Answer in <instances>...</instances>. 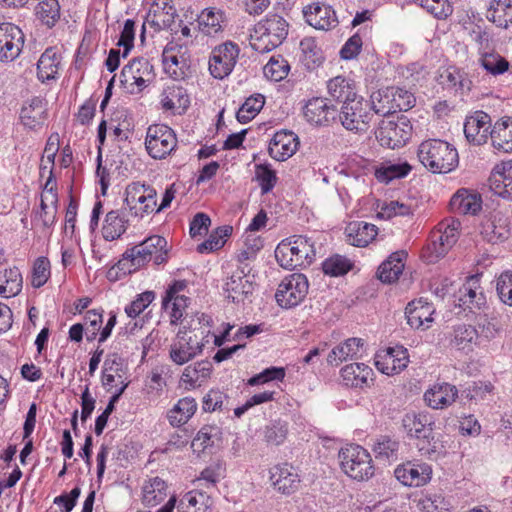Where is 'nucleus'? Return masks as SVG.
<instances>
[{"instance_id": "f257e3e1", "label": "nucleus", "mask_w": 512, "mask_h": 512, "mask_svg": "<svg viewBox=\"0 0 512 512\" xmlns=\"http://www.w3.org/2000/svg\"><path fill=\"white\" fill-rule=\"evenodd\" d=\"M316 256L314 243L303 235H293L282 240L275 249L279 265L293 270L296 267L309 266Z\"/></svg>"}, {"instance_id": "f03ea898", "label": "nucleus", "mask_w": 512, "mask_h": 512, "mask_svg": "<svg viewBox=\"0 0 512 512\" xmlns=\"http://www.w3.org/2000/svg\"><path fill=\"white\" fill-rule=\"evenodd\" d=\"M417 156L425 168L433 173H447L458 164V152L448 142L429 139L423 141Z\"/></svg>"}, {"instance_id": "7ed1b4c3", "label": "nucleus", "mask_w": 512, "mask_h": 512, "mask_svg": "<svg viewBox=\"0 0 512 512\" xmlns=\"http://www.w3.org/2000/svg\"><path fill=\"white\" fill-rule=\"evenodd\" d=\"M167 241L164 237L159 235H153L146 238L140 244L127 249L123 258L118 262V268L124 270L128 262L131 263V267L136 269L149 262L154 257L156 265H160L167 260Z\"/></svg>"}, {"instance_id": "20e7f679", "label": "nucleus", "mask_w": 512, "mask_h": 512, "mask_svg": "<svg viewBox=\"0 0 512 512\" xmlns=\"http://www.w3.org/2000/svg\"><path fill=\"white\" fill-rule=\"evenodd\" d=\"M402 425L410 437L418 440L417 447L422 455H432L437 452L438 442L434 436V421L427 413H407L402 419Z\"/></svg>"}, {"instance_id": "39448f33", "label": "nucleus", "mask_w": 512, "mask_h": 512, "mask_svg": "<svg viewBox=\"0 0 512 512\" xmlns=\"http://www.w3.org/2000/svg\"><path fill=\"white\" fill-rule=\"evenodd\" d=\"M341 469L355 480H367L374 475V467L369 452L363 447L350 444L338 454Z\"/></svg>"}, {"instance_id": "423d86ee", "label": "nucleus", "mask_w": 512, "mask_h": 512, "mask_svg": "<svg viewBox=\"0 0 512 512\" xmlns=\"http://www.w3.org/2000/svg\"><path fill=\"white\" fill-rule=\"evenodd\" d=\"M369 101L357 96L338 109L337 117L342 126L350 131L362 132L368 129L372 120Z\"/></svg>"}, {"instance_id": "0eeeda50", "label": "nucleus", "mask_w": 512, "mask_h": 512, "mask_svg": "<svg viewBox=\"0 0 512 512\" xmlns=\"http://www.w3.org/2000/svg\"><path fill=\"white\" fill-rule=\"evenodd\" d=\"M412 125L405 116L394 120H382L376 131L381 146L395 149L403 146L411 137Z\"/></svg>"}, {"instance_id": "6e6552de", "label": "nucleus", "mask_w": 512, "mask_h": 512, "mask_svg": "<svg viewBox=\"0 0 512 512\" xmlns=\"http://www.w3.org/2000/svg\"><path fill=\"white\" fill-rule=\"evenodd\" d=\"M308 279L304 274L293 273L285 277L278 286L275 298L282 308L297 306L308 293Z\"/></svg>"}, {"instance_id": "1a4fd4ad", "label": "nucleus", "mask_w": 512, "mask_h": 512, "mask_svg": "<svg viewBox=\"0 0 512 512\" xmlns=\"http://www.w3.org/2000/svg\"><path fill=\"white\" fill-rule=\"evenodd\" d=\"M176 145V136L168 126L156 124L148 128L145 147L152 158H165L175 149Z\"/></svg>"}, {"instance_id": "9d476101", "label": "nucleus", "mask_w": 512, "mask_h": 512, "mask_svg": "<svg viewBox=\"0 0 512 512\" xmlns=\"http://www.w3.org/2000/svg\"><path fill=\"white\" fill-rule=\"evenodd\" d=\"M204 343L197 335L188 336L187 327L179 329L174 342L170 346V359L177 365H184L203 351Z\"/></svg>"}, {"instance_id": "9b49d317", "label": "nucleus", "mask_w": 512, "mask_h": 512, "mask_svg": "<svg viewBox=\"0 0 512 512\" xmlns=\"http://www.w3.org/2000/svg\"><path fill=\"white\" fill-rule=\"evenodd\" d=\"M24 44V33L12 23L0 24V61L10 62L16 59Z\"/></svg>"}, {"instance_id": "f8f14e48", "label": "nucleus", "mask_w": 512, "mask_h": 512, "mask_svg": "<svg viewBox=\"0 0 512 512\" xmlns=\"http://www.w3.org/2000/svg\"><path fill=\"white\" fill-rule=\"evenodd\" d=\"M238 54L239 49L233 43H225L215 48L209 60L211 75L217 79H223L228 76L235 66Z\"/></svg>"}, {"instance_id": "ddd939ff", "label": "nucleus", "mask_w": 512, "mask_h": 512, "mask_svg": "<svg viewBox=\"0 0 512 512\" xmlns=\"http://www.w3.org/2000/svg\"><path fill=\"white\" fill-rule=\"evenodd\" d=\"M408 362L407 349L402 346L389 347L375 357L376 368L386 375L401 372L407 367Z\"/></svg>"}, {"instance_id": "4468645a", "label": "nucleus", "mask_w": 512, "mask_h": 512, "mask_svg": "<svg viewBox=\"0 0 512 512\" xmlns=\"http://www.w3.org/2000/svg\"><path fill=\"white\" fill-rule=\"evenodd\" d=\"M328 99L315 97L310 99L304 107L306 120L314 125H327L336 120L338 108L328 103Z\"/></svg>"}, {"instance_id": "2eb2a0df", "label": "nucleus", "mask_w": 512, "mask_h": 512, "mask_svg": "<svg viewBox=\"0 0 512 512\" xmlns=\"http://www.w3.org/2000/svg\"><path fill=\"white\" fill-rule=\"evenodd\" d=\"M490 128L491 118L483 111H477L474 115L467 117L464 123V133L467 140L476 145L487 142L491 132Z\"/></svg>"}, {"instance_id": "dca6fc26", "label": "nucleus", "mask_w": 512, "mask_h": 512, "mask_svg": "<svg viewBox=\"0 0 512 512\" xmlns=\"http://www.w3.org/2000/svg\"><path fill=\"white\" fill-rule=\"evenodd\" d=\"M395 477L406 486L419 487L430 481L432 469L426 463L407 462L395 469Z\"/></svg>"}, {"instance_id": "f3484780", "label": "nucleus", "mask_w": 512, "mask_h": 512, "mask_svg": "<svg viewBox=\"0 0 512 512\" xmlns=\"http://www.w3.org/2000/svg\"><path fill=\"white\" fill-rule=\"evenodd\" d=\"M307 23L318 30H330L337 26L338 19L331 6L313 3L303 9Z\"/></svg>"}, {"instance_id": "a211bd4d", "label": "nucleus", "mask_w": 512, "mask_h": 512, "mask_svg": "<svg viewBox=\"0 0 512 512\" xmlns=\"http://www.w3.org/2000/svg\"><path fill=\"white\" fill-rule=\"evenodd\" d=\"M299 145L298 136L291 131L276 132L268 147L269 154L277 161L291 157Z\"/></svg>"}, {"instance_id": "6ab92c4d", "label": "nucleus", "mask_w": 512, "mask_h": 512, "mask_svg": "<svg viewBox=\"0 0 512 512\" xmlns=\"http://www.w3.org/2000/svg\"><path fill=\"white\" fill-rule=\"evenodd\" d=\"M491 190L503 197H512V160L497 164L489 177Z\"/></svg>"}, {"instance_id": "aec40b11", "label": "nucleus", "mask_w": 512, "mask_h": 512, "mask_svg": "<svg viewBox=\"0 0 512 512\" xmlns=\"http://www.w3.org/2000/svg\"><path fill=\"white\" fill-rule=\"evenodd\" d=\"M457 393L458 390L454 385L448 383L435 384L425 392L424 400L433 409H443L455 401Z\"/></svg>"}, {"instance_id": "412c9836", "label": "nucleus", "mask_w": 512, "mask_h": 512, "mask_svg": "<svg viewBox=\"0 0 512 512\" xmlns=\"http://www.w3.org/2000/svg\"><path fill=\"white\" fill-rule=\"evenodd\" d=\"M451 208L460 214H477L482 208V198L477 192L459 189L450 200Z\"/></svg>"}, {"instance_id": "4be33fe9", "label": "nucleus", "mask_w": 512, "mask_h": 512, "mask_svg": "<svg viewBox=\"0 0 512 512\" xmlns=\"http://www.w3.org/2000/svg\"><path fill=\"white\" fill-rule=\"evenodd\" d=\"M227 297L233 302H241L254 290L253 283L246 278L245 268L231 275L224 287Z\"/></svg>"}, {"instance_id": "5701e85b", "label": "nucleus", "mask_w": 512, "mask_h": 512, "mask_svg": "<svg viewBox=\"0 0 512 512\" xmlns=\"http://www.w3.org/2000/svg\"><path fill=\"white\" fill-rule=\"evenodd\" d=\"M363 346V339L356 337L349 338L331 350L327 356V362L330 365L338 366L348 359H357L361 356L360 351Z\"/></svg>"}, {"instance_id": "b1692460", "label": "nucleus", "mask_w": 512, "mask_h": 512, "mask_svg": "<svg viewBox=\"0 0 512 512\" xmlns=\"http://www.w3.org/2000/svg\"><path fill=\"white\" fill-rule=\"evenodd\" d=\"M256 33H266L274 43L282 44L288 35V23L282 16L270 14L256 25Z\"/></svg>"}, {"instance_id": "393cba45", "label": "nucleus", "mask_w": 512, "mask_h": 512, "mask_svg": "<svg viewBox=\"0 0 512 512\" xmlns=\"http://www.w3.org/2000/svg\"><path fill=\"white\" fill-rule=\"evenodd\" d=\"M431 305L422 299L414 300L408 303L406 307V318L407 323L415 329L423 327H429V324L432 322V309Z\"/></svg>"}, {"instance_id": "a878e982", "label": "nucleus", "mask_w": 512, "mask_h": 512, "mask_svg": "<svg viewBox=\"0 0 512 512\" xmlns=\"http://www.w3.org/2000/svg\"><path fill=\"white\" fill-rule=\"evenodd\" d=\"M459 226V221H453L451 225H447L443 232L433 236V241L429 246V249L436 258L443 257L457 242Z\"/></svg>"}, {"instance_id": "bb28decb", "label": "nucleus", "mask_w": 512, "mask_h": 512, "mask_svg": "<svg viewBox=\"0 0 512 512\" xmlns=\"http://www.w3.org/2000/svg\"><path fill=\"white\" fill-rule=\"evenodd\" d=\"M346 232L352 245L365 247L375 239L378 228L367 222H351L347 226Z\"/></svg>"}, {"instance_id": "cd10ccee", "label": "nucleus", "mask_w": 512, "mask_h": 512, "mask_svg": "<svg viewBox=\"0 0 512 512\" xmlns=\"http://www.w3.org/2000/svg\"><path fill=\"white\" fill-rule=\"evenodd\" d=\"M405 257L406 253L404 251L392 253L378 268L379 280L383 283H393L398 280L404 269L403 260Z\"/></svg>"}, {"instance_id": "c85d7f7f", "label": "nucleus", "mask_w": 512, "mask_h": 512, "mask_svg": "<svg viewBox=\"0 0 512 512\" xmlns=\"http://www.w3.org/2000/svg\"><path fill=\"white\" fill-rule=\"evenodd\" d=\"M327 89L330 97L341 105L358 96L353 82L342 76L330 79L327 83Z\"/></svg>"}, {"instance_id": "c756f323", "label": "nucleus", "mask_w": 512, "mask_h": 512, "mask_svg": "<svg viewBox=\"0 0 512 512\" xmlns=\"http://www.w3.org/2000/svg\"><path fill=\"white\" fill-rule=\"evenodd\" d=\"M373 370L364 363H351L341 369V377L347 386L363 387L371 380Z\"/></svg>"}, {"instance_id": "7c9ffc66", "label": "nucleus", "mask_w": 512, "mask_h": 512, "mask_svg": "<svg viewBox=\"0 0 512 512\" xmlns=\"http://www.w3.org/2000/svg\"><path fill=\"white\" fill-rule=\"evenodd\" d=\"M46 117V103L38 97L33 98L28 105L23 106L20 113L22 123L31 129L42 125Z\"/></svg>"}, {"instance_id": "2f4dec72", "label": "nucleus", "mask_w": 512, "mask_h": 512, "mask_svg": "<svg viewBox=\"0 0 512 512\" xmlns=\"http://www.w3.org/2000/svg\"><path fill=\"white\" fill-rule=\"evenodd\" d=\"M128 220L124 212L120 210H111L106 214L102 234L105 240L113 241L118 239L127 229Z\"/></svg>"}, {"instance_id": "473e14b6", "label": "nucleus", "mask_w": 512, "mask_h": 512, "mask_svg": "<svg viewBox=\"0 0 512 512\" xmlns=\"http://www.w3.org/2000/svg\"><path fill=\"white\" fill-rule=\"evenodd\" d=\"M487 19L501 28L512 27V4L511 0H492Z\"/></svg>"}, {"instance_id": "72a5a7b5", "label": "nucleus", "mask_w": 512, "mask_h": 512, "mask_svg": "<svg viewBox=\"0 0 512 512\" xmlns=\"http://www.w3.org/2000/svg\"><path fill=\"white\" fill-rule=\"evenodd\" d=\"M493 146L503 152L512 151V119L508 118L495 123L490 132Z\"/></svg>"}, {"instance_id": "f704fd0d", "label": "nucleus", "mask_w": 512, "mask_h": 512, "mask_svg": "<svg viewBox=\"0 0 512 512\" xmlns=\"http://www.w3.org/2000/svg\"><path fill=\"white\" fill-rule=\"evenodd\" d=\"M161 105L165 110H179L178 113L181 114L189 107L190 100L185 89L173 86L164 91Z\"/></svg>"}, {"instance_id": "c9c22d12", "label": "nucleus", "mask_w": 512, "mask_h": 512, "mask_svg": "<svg viewBox=\"0 0 512 512\" xmlns=\"http://www.w3.org/2000/svg\"><path fill=\"white\" fill-rule=\"evenodd\" d=\"M212 371V363L208 360H202L187 366L181 376V381L188 384L186 389L197 387V382H203L209 378Z\"/></svg>"}, {"instance_id": "e433bc0d", "label": "nucleus", "mask_w": 512, "mask_h": 512, "mask_svg": "<svg viewBox=\"0 0 512 512\" xmlns=\"http://www.w3.org/2000/svg\"><path fill=\"white\" fill-rule=\"evenodd\" d=\"M478 338V332L471 325H458L454 327L450 344L458 350L471 351Z\"/></svg>"}, {"instance_id": "4c0bfd02", "label": "nucleus", "mask_w": 512, "mask_h": 512, "mask_svg": "<svg viewBox=\"0 0 512 512\" xmlns=\"http://www.w3.org/2000/svg\"><path fill=\"white\" fill-rule=\"evenodd\" d=\"M400 443L388 435L378 436L372 446V450L377 460L396 461L398 459Z\"/></svg>"}, {"instance_id": "58836bf2", "label": "nucleus", "mask_w": 512, "mask_h": 512, "mask_svg": "<svg viewBox=\"0 0 512 512\" xmlns=\"http://www.w3.org/2000/svg\"><path fill=\"white\" fill-rule=\"evenodd\" d=\"M35 15L46 27L52 28L60 19V4L58 0H37Z\"/></svg>"}, {"instance_id": "ea45409f", "label": "nucleus", "mask_w": 512, "mask_h": 512, "mask_svg": "<svg viewBox=\"0 0 512 512\" xmlns=\"http://www.w3.org/2000/svg\"><path fill=\"white\" fill-rule=\"evenodd\" d=\"M197 409V403L192 397H185L178 401L169 412V422L173 426H180L188 422Z\"/></svg>"}, {"instance_id": "a19ab883", "label": "nucleus", "mask_w": 512, "mask_h": 512, "mask_svg": "<svg viewBox=\"0 0 512 512\" xmlns=\"http://www.w3.org/2000/svg\"><path fill=\"white\" fill-rule=\"evenodd\" d=\"M22 289V276L18 268L0 271V295L6 298L16 296Z\"/></svg>"}, {"instance_id": "79ce46f5", "label": "nucleus", "mask_w": 512, "mask_h": 512, "mask_svg": "<svg viewBox=\"0 0 512 512\" xmlns=\"http://www.w3.org/2000/svg\"><path fill=\"white\" fill-rule=\"evenodd\" d=\"M411 169V165L406 161L398 163L387 161L376 169L375 176L380 182L389 183L394 179L405 177Z\"/></svg>"}, {"instance_id": "37998d69", "label": "nucleus", "mask_w": 512, "mask_h": 512, "mask_svg": "<svg viewBox=\"0 0 512 512\" xmlns=\"http://www.w3.org/2000/svg\"><path fill=\"white\" fill-rule=\"evenodd\" d=\"M59 58L52 49H46L37 62L38 78L44 82L53 79L58 71Z\"/></svg>"}, {"instance_id": "c03bdc74", "label": "nucleus", "mask_w": 512, "mask_h": 512, "mask_svg": "<svg viewBox=\"0 0 512 512\" xmlns=\"http://www.w3.org/2000/svg\"><path fill=\"white\" fill-rule=\"evenodd\" d=\"M500 221L501 218L497 219V216L493 215L481 222L480 234L485 241L495 243L507 238L506 226L498 224Z\"/></svg>"}, {"instance_id": "a18cd8bd", "label": "nucleus", "mask_w": 512, "mask_h": 512, "mask_svg": "<svg viewBox=\"0 0 512 512\" xmlns=\"http://www.w3.org/2000/svg\"><path fill=\"white\" fill-rule=\"evenodd\" d=\"M154 77L153 66L145 58H135L125 65L121 72L122 83H128L137 76Z\"/></svg>"}, {"instance_id": "49530a36", "label": "nucleus", "mask_w": 512, "mask_h": 512, "mask_svg": "<svg viewBox=\"0 0 512 512\" xmlns=\"http://www.w3.org/2000/svg\"><path fill=\"white\" fill-rule=\"evenodd\" d=\"M271 479L275 488L283 494L293 493L299 483L298 475L290 472L286 467L276 468V471L272 473Z\"/></svg>"}, {"instance_id": "de8ad7c7", "label": "nucleus", "mask_w": 512, "mask_h": 512, "mask_svg": "<svg viewBox=\"0 0 512 512\" xmlns=\"http://www.w3.org/2000/svg\"><path fill=\"white\" fill-rule=\"evenodd\" d=\"M232 233L231 226H221L218 227L215 231H213L207 240L202 242L197 246V251L199 253H206L216 251L222 248L227 240V238Z\"/></svg>"}, {"instance_id": "09e8293b", "label": "nucleus", "mask_w": 512, "mask_h": 512, "mask_svg": "<svg viewBox=\"0 0 512 512\" xmlns=\"http://www.w3.org/2000/svg\"><path fill=\"white\" fill-rule=\"evenodd\" d=\"M264 103L265 98L263 95L256 94L255 96H250L237 111V120L242 124L248 123L261 111Z\"/></svg>"}, {"instance_id": "8fccbe9b", "label": "nucleus", "mask_w": 512, "mask_h": 512, "mask_svg": "<svg viewBox=\"0 0 512 512\" xmlns=\"http://www.w3.org/2000/svg\"><path fill=\"white\" fill-rule=\"evenodd\" d=\"M300 48L303 53V62L308 69H314L322 63V51L313 38L307 37L302 39Z\"/></svg>"}, {"instance_id": "3c124183", "label": "nucleus", "mask_w": 512, "mask_h": 512, "mask_svg": "<svg viewBox=\"0 0 512 512\" xmlns=\"http://www.w3.org/2000/svg\"><path fill=\"white\" fill-rule=\"evenodd\" d=\"M391 93L389 87L383 90L373 92L370 97V107L375 114L387 116L394 113L393 105L391 102Z\"/></svg>"}, {"instance_id": "603ef678", "label": "nucleus", "mask_w": 512, "mask_h": 512, "mask_svg": "<svg viewBox=\"0 0 512 512\" xmlns=\"http://www.w3.org/2000/svg\"><path fill=\"white\" fill-rule=\"evenodd\" d=\"M420 512H448L450 503L438 493L425 494L418 502Z\"/></svg>"}, {"instance_id": "864d4df0", "label": "nucleus", "mask_w": 512, "mask_h": 512, "mask_svg": "<svg viewBox=\"0 0 512 512\" xmlns=\"http://www.w3.org/2000/svg\"><path fill=\"white\" fill-rule=\"evenodd\" d=\"M288 434V424L281 420H276L267 425L264 429L265 441L270 445L282 444Z\"/></svg>"}, {"instance_id": "5fc2aeb1", "label": "nucleus", "mask_w": 512, "mask_h": 512, "mask_svg": "<svg viewBox=\"0 0 512 512\" xmlns=\"http://www.w3.org/2000/svg\"><path fill=\"white\" fill-rule=\"evenodd\" d=\"M255 177L259 182L262 194L269 193L277 182L276 172L268 164H256Z\"/></svg>"}, {"instance_id": "6e6d98bb", "label": "nucleus", "mask_w": 512, "mask_h": 512, "mask_svg": "<svg viewBox=\"0 0 512 512\" xmlns=\"http://www.w3.org/2000/svg\"><path fill=\"white\" fill-rule=\"evenodd\" d=\"M289 69L290 67L287 60L282 57H272L263 68L264 75L275 82L284 79L288 75Z\"/></svg>"}, {"instance_id": "4d7b16f0", "label": "nucleus", "mask_w": 512, "mask_h": 512, "mask_svg": "<svg viewBox=\"0 0 512 512\" xmlns=\"http://www.w3.org/2000/svg\"><path fill=\"white\" fill-rule=\"evenodd\" d=\"M223 13L213 9H205L199 16V24L202 31L208 35L217 33L221 29Z\"/></svg>"}, {"instance_id": "13d9d810", "label": "nucleus", "mask_w": 512, "mask_h": 512, "mask_svg": "<svg viewBox=\"0 0 512 512\" xmlns=\"http://www.w3.org/2000/svg\"><path fill=\"white\" fill-rule=\"evenodd\" d=\"M460 293V301L469 309H481L486 304V297L483 291L479 290L478 287L465 285L462 289H460Z\"/></svg>"}, {"instance_id": "bf43d9fd", "label": "nucleus", "mask_w": 512, "mask_h": 512, "mask_svg": "<svg viewBox=\"0 0 512 512\" xmlns=\"http://www.w3.org/2000/svg\"><path fill=\"white\" fill-rule=\"evenodd\" d=\"M352 267L350 261L340 255L332 256L326 259L322 264L323 272L333 277L346 274Z\"/></svg>"}, {"instance_id": "052dcab7", "label": "nucleus", "mask_w": 512, "mask_h": 512, "mask_svg": "<svg viewBox=\"0 0 512 512\" xmlns=\"http://www.w3.org/2000/svg\"><path fill=\"white\" fill-rule=\"evenodd\" d=\"M210 505V497L200 491H190L180 500V506L194 508V512H206Z\"/></svg>"}, {"instance_id": "680f3d73", "label": "nucleus", "mask_w": 512, "mask_h": 512, "mask_svg": "<svg viewBox=\"0 0 512 512\" xmlns=\"http://www.w3.org/2000/svg\"><path fill=\"white\" fill-rule=\"evenodd\" d=\"M389 90L394 113L397 111H407L414 106L415 97L409 91L395 87H389Z\"/></svg>"}, {"instance_id": "e2e57ef3", "label": "nucleus", "mask_w": 512, "mask_h": 512, "mask_svg": "<svg viewBox=\"0 0 512 512\" xmlns=\"http://www.w3.org/2000/svg\"><path fill=\"white\" fill-rule=\"evenodd\" d=\"M144 500L147 503L155 504L162 501L166 496V483L159 477H155L143 487Z\"/></svg>"}, {"instance_id": "0e129e2a", "label": "nucleus", "mask_w": 512, "mask_h": 512, "mask_svg": "<svg viewBox=\"0 0 512 512\" xmlns=\"http://www.w3.org/2000/svg\"><path fill=\"white\" fill-rule=\"evenodd\" d=\"M416 2L438 19H445L453 12L449 0H416Z\"/></svg>"}, {"instance_id": "69168bd1", "label": "nucleus", "mask_w": 512, "mask_h": 512, "mask_svg": "<svg viewBox=\"0 0 512 512\" xmlns=\"http://www.w3.org/2000/svg\"><path fill=\"white\" fill-rule=\"evenodd\" d=\"M496 291L502 303L512 306V271H505L497 278Z\"/></svg>"}, {"instance_id": "338daca9", "label": "nucleus", "mask_w": 512, "mask_h": 512, "mask_svg": "<svg viewBox=\"0 0 512 512\" xmlns=\"http://www.w3.org/2000/svg\"><path fill=\"white\" fill-rule=\"evenodd\" d=\"M50 276V263L45 257L38 258L33 267L32 285L35 288L43 286Z\"/></svg>"}, {"instance_id": "774afa93", "label": "nucleus", "mask_w": 512, "mask_h": 512, "mask_svg": "<svg viewBox=\"0 0 512 512\" xmlns=\"http://www.w3.org/2000/svg\"><path fill=\"white\" fill-rule=\"evenodd\" d=\"M279 45V43H274V41L270 38V36H268V34L256 33V27L254 28L253 33L250 35V46L253 50L259 53L270 52Z\"/></svg>"}]
</instances>
